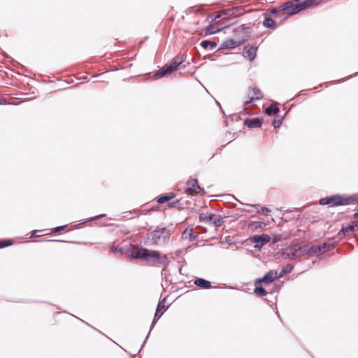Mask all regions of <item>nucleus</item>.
Segmentation results:
<instances>
[{
	"instance_id": "f257e3e1",
	"label": "nucleus",
	"mask_w": 358,
	"mask_h": 358,
	"mask_svg": "<svg viewBox=\"0 0 358 358\" xmlns=\"http://www.w3.org/2000/svg\"><path fill=\"white\" fill-rule=\"evenodd\" d=\"M132 257L143 260L145 264L151 266H166L169 261L166 255H161L157 250H150L143 248H135L132 251Z\"/></svg>"
},
{
	"instance_id": "f03ea898",
	"label": "nucleus",
	"mask_w": 358,
	"mask_h": 358,
	"mask_svg": "<svg viewBox=\"0 0 358 358\" xmlns=\"http://www.w3.org/2000/svg\"><path fill=\"white\" fill-rule=\"evenodd\" d=\"M358 200L357 195H338L336 194L331 196L322 198L320 200L321 205H330L332 207L338 206H346L354 203Z\"/></svg>"
},
{
	"instance_id": "7ed1b4c3",
	"label": "nucleus",
	"mask_w": 358,
	"mask_h": 358,
	"mask_svg": "<svg viewBox=\"0 0 358 358\" xmlns=\"http://www.w3.org/2000/svg\"><path fill=\"white\" fill-rule=\"evenodd\" d=\"M170 235V232L166 228H157L148 234V239L155 245H160L167 242Z\"/></svg>"
},
{
	"instance_id": "20e7f679",
	"label": "nucleus",
	"mask_w": 358,
	"mask_h": 358,
	"mask_svg": "<svg viewBox=\"0 0 358 358\" xmlns=\"http://www.w3.org/2000/svg\"><path fill=\"white\" fill-rule=\"evenodd\" d=\"M234 15V9H227L223 10L220 12L219 14L215 15V18L213 19L212 23L206 27L205 29V32L206 34H213L215 33H217L222 30L224 28H227L229 26L226 25L222 27H220V21L218 20V18L222 17V15Z\"/></svg>"
},
{
	"instance_id": "39448f33",
	"label": "nucleus",
	"mask_w": 358,
	"mask_h": 358,
	"mask_svg": "<svg viewBox=\"0 0 358 358\" xmlns=\"http://www.w3.org/2000/svg\"><path fill=\"white\" fill-rule=\"evenodd\" d=\"M182 60L181 58L175 57L169 64H166L160 70L155 73V77L159 78L164 76L166 74L171 73L175 70L178 69L180 64H182Z\"/></svg>"
},
{
	"instance_id": "423d86ee",
	"label": "nucleus",
	"mask_w": 358,
	"mask_h": 358,
	"mask_svg": "<svg viewBox=\"0 0 358 358\" xmlns=\"http://www.w3.org/2000/svg\"><path fill=\"white\" fill-rule=\"evenodd\" d=\"M280 8L281 10L288 15H294L301 12L299 6V0L285 2L281 5Z\"/></svg>"
},
{
	"instance_id": "0eeeda50",
	"label": "nucleus",
	"mask_w": 358,
	"mask_h": 358,
	"mask_svg": "<svg viewBox=\"0 0 358 358\" xmlns=\"http://www.w3.org/2000/svg\"><path fill=\"white\" fill-rule=\"evenodd\" d=\"M331 245L327 243H323L320 245H313L307 250V254L309 256L318 255L324 253L326 251L329 250Z\"/></svg>"
},
{
	"instance_id": "6e6552de",
	"label": "nucleus",
	"mask_w": 358,
	"mask_h": 358,
	"mask_svg": "<svg viewBox=\"0 0 358 358\" xmlns=\"http://www.w3.org/2000/svg\"><path fill=\"white\" fill-rule=\"evenodd\" d=\"M280 278L278 276L276 271H270L263 278L257 279L255 285H261L262 283L268 284L274 281L275 279Z\"/></svg>"
},
{
	"instance_id": "1a4fd4ad",
	"label": "nucleus",
	"mask_w": 358,
	"mask_h": 358,
	"mask_svg": "<svg viewBox=\"0 0 358 358\" xmlns=\"http://www.w3.org/2000/svg\"><path fill=\"white\" fill-rule=\"evenodd\" d=\"M201 187L198 185V182L195 179L187 181L185 192L188 194L194 195L200 192Z\"/></svg>"
},
{
	"instance_id": "9d476101",
	"label": "nucleus",
	"mask_w": 358,
	"mask_h": 358,
	"mask_svg": "<svg viewBox=\"0 0 358 358\" xmlns=\"http://www.w3.org/2000/svg\"><path fill=\"white\" fill-rule=\"evenodd\" d=\"M322 3V0H299L301 11L317 6Z\"/></svg>"
},
{
	"instance_id": "9b49d317",
	"label": "nucleus",
	"mask_w": 358,
	"mask_h": 358,
	"mask_svg": "<svg viewBox=\"0 0 358 358\" xmlns=\"http://www.w3.org/2000/svg\"><path fill=\"white\" fill-rule=\"evenodd\" d=\"M243 41L244 40L241 39V38L227 39L222 43L220 48L232 49V48L239 46L243 42Z\"/></svg>"
},
{
	"instance_id": "f8f14e48",
	"label": "nucleus",
	"mask_w": 358,
	"mask_h": 358,
	"mask_svg": "<svg viewBox=\"0 0 358 358\" xmlns=\"http://www.w3.org/2000/svg\"><path fill=\"white\" fill-rule=\"evenodd\" d=\"M356 227H357V224L356 222H352L347 227H343L341 231L338 233V236L339 238H343L346 235L349 236L355 231Z\"/></svg>"
},
{
	"instance_id": "ddd939ff",
	"label": "nucleus",
	"mask_w": 358,
	"mask_h": 358,
	"mask_svg": "<svg viewBox=\"0 0 358 358\" xmlns=\"http://www.w3.org/2000/svg\"><path fill=\"white\" fill-rule=\"evenodd\" d=\"M257 48L252 45H246L243 49V56L248 58L250 61L255 59L257 55Z\"/></svg>"
},
{
	"instance_id": "4468645a",
	"label": "nucleus",
	"mask_w": 358,
	"mask_h": 358,
	"mask_svg": "<svg viewBox=\"0 0 358 358\" xmlns=\"http://www.w3.org/2000/svg\"><path fill=\"white\" fill-rule=\"evenodd\" d=\"M250 99L245 102V105L248 106L255 100H259L262 98V93L258 88H252L249 92Z\"/></svg>"
},
{
	"instance_id": "2eb2a0df",
	"label": "nucleus",
	"mask_w": 358,
	"mask_h": 358,
	"mask_svg": "<svg viewBox=\"0 0 358 358\" xmlns=\"http://www.w3.org/2000/svg\"><path fill=\"white\" fill-rule=\"evenodd\" d=\"M263 121L259 118L246 119L245 124L249 128H258L262 125Z\"/></svg>"
},
{
	"instance_id": "dca6fc26",
	"label": "nucleus",
	"mask_w": 358,
	"mask_h": 358,
	"mask_svg": "<svg viewBox=\"0 0 358 358\" xmlns=\"http://www.w3.org/2000/svg\"><path fill=\"white\" fill-rule=\"evenodd\" d=\"M208 220L215 227H220L224 223L223 217L220 215L210 214L208 215Z\"/></svg>"
},
{
	"instance_id": "f3484780",
	"label": "nucleus",
	"mask_w": 358,
	"mask_h": 358,
	"mask_svg": "<svg viewBox=\"0 0 358 358\" xmlns=\"http://www.w3.org/2000/svg\"><path fill=\"white\" fill-rule=\"evenodd\" d=\"M194 285L201 289H210L211 287V283L203 278H196L194 282Z\"/></svg>"
},
{
	"instance_id": "a211bd4d",
	"label": "nucleus",
	"mask_w": 358,
	"mask_h": 358,
	"mask_svg": "<svg viewBox=\"0 0 358 358\" xmlns=\"http://www.w3.org/2000/svg\"><path fill=\"white\" fill-rule=\"evenodd\" d=\"M253 242L255 243H261L262 245L268 243L271 238L268 235L262 234L261 236H255L252 238Z\"/></svg>"
},
{
	"instance_id": "6ab92c4d",
	"label": "nucleus",
	"mask_w": 358,
	"mask_h": 358,
	"mask_svg": "<svg viewBox=\"0 0 358 358\" xmlns=\"http://www.w3.org/2000/svg\"><path fill=\"white\" fill-rule=\"evenodd\" d=\"M166 306L164 302H159L155 314L154 322L159 320V318L163 315V313L166 311Z\"/></svg>"
},
{
	"instance_id": "aec40b11",
	"label": "nucleus",
	"mask_w": 358,
	"mask_h": 358,
	"mask_svg": "<svg viewBox=\"0 0 358 358\" xmlns=\"http://www.w3.org/2000/svg\"><path fill=\"white\" fill-rule=\"evenodd\" d=\"M300 248H298L297 246H294L292 248L287 249L286 252H284V255H286L289 258H294L298 257L299 255V250H300Z\"/></svg>"
},
{
	"instance_id": "412c9836",
	"label": "nucleus",
	"mask_w": 358,
	"mask_h": 358,
	"mask_svg": "<svg viewBox=\"0 0 358 358\" xmlns=\"http://www.w3.org/2000/svg\"><path fill=\"white\" fill-rule=\"evenodd\" d=\"M173 198H175V194L171 192L166 195H162V196H157V197H156L155 199L158 203H164L167 201H169L170 200L173 199Z\"/></svg>"
},
{
	"instance_id": "4be33fe9",
	"label": "nucleus",
	"mask_w": 358,
	"mask_h": 358,
	"mask_svg": "<svg viewBox=\"0 0 358 358\" xmlns=\"http://www.w3.org/2000/svg\"><path fill=\"white\" fill-rule=\"evenodd\" d=\"M196 237L193 236V229L187 228L182 234V238L185 240L192 241L194 240Z\"/></svg>"
},
{
	"instance_id": "5701e85b",
	"label": "nucleus",
	"mask_w": 358,
	"mask_h": 358,
	"mask_svg": "<svg viewBox=\"0 0 358 358\" xmlns=\"http://www.w3.org/2000/svg\"><path fill=\"white\" fill-rule=\"evenodd\" d=\"M263 25L265 27L270 28L272 29H274L276 27V24H275V21L269 17H266L264 18V20L263 22Z\"/></svg>"
},
{
	"instance_id": "b1692460",
	"label": "nucleus",
	"mask_w": 358,
	"mask_h": 358,
	"mask_svg": "<svg viewBox=\"0 0 358 358\" xmlns=\"http://www.w3.org/2000/svg\"><path fill=\"white\" fill-rule=\"evenodd\" d=\"M279 112V108L276 104H271L270 106L266 108L265 113L268 115H272L278 113Z\"/></svg>"
},
{
	"instance_id": "393cba45",
	"label": "nucleus",
	"mask_w": 358,
	"mask_h": 358,
	"mask_svg": "<svg viewBox=\"0 0 358 358\" xmlns=\"http://www.w3.org/2000/svg\"><path fill=\"white\" fill-rule=\"evenodd\" d=\"M255 288L254 293L258 296H264L267 294V292L263 287H260V285H255Z\"/></svg>"
},
{
	"instance_id": "a878e982",
	"label": "nucleus",
	"mask_w": 358,
	"mask_h": 358,
	"mask_svg": "<svg viewBox=\"0 0 358 358\" xmlns=\"http://www.w3.org/2000/svg\"><path fill=\"white\" fill-rule=\"evenodd\" d=\"M201 46L203 47L204 49L208 48L209 46L211 49H214L217 46V43L214 41H203L201 43Z\"/></svg>"
},
{
	"instance_id": "bb28decb",
	"label": "nucleus",
	"mask_w": 358,
	"mask_h": 358,
	"mask_svg": "<svg viewBox=\"0 0 358 358\" xmlns=\"http://www.w3.org/2000/svg\"><path fill=\"white\" fill-rule=\"evenodd\" d=\"M236 15H237L236 14V12L234 11V15H233V16H236ZM230 16H232V15H222V17L218 18V20L220 21V27H222L221 26L223 25L227 22L229 17H230Z\"/></svg>"
},
{
	"instance_id": "cd10ccee",
	"label": "nucleus",
	"mask_w": 358,
	"mask_h": 358,
	"mask_svg": "<svg viewBox=\"0 0 358 358\" xmlns=\"http://www.w3.org/2000/svg\"><path fill=\"white\" fill-rule=\"evenodd\" d=\"M252 229L262 228L266 226V224L263 222H254L250 224Z\"/></svg>"
},
{
	"instance_id": "c85d7f7f",
	"label": "nucleus",
	"mask_w": 358,
	"mask_h": 358,
	"mask_svg": "<svg viewBox=\"0 0 358 358\" xmlns=\"http://www.w3.org/2000/svg\"><path fill=\"white\" fill-rule=\"evenodd\" d=\"M292 269V266L290 264H287L281 271V273L279 275V277H282L284 274L289 273Z\"/></svg>"
},
{
	"instance_id": "c756f323",
	"label": "nucleus",
	"mask_w": 358,
	"mask_h": 358,
	"mask_svg": "<svg viewBox=\"0 0 358 358\" xmlns=\"http://www.w3.org/2000/svg\"><path fill=\"white\" fill-rule=\"evenodd\" d=\"M12 244H13V241L11 240H1L0 241V248L10 246Z\"/></svg>"
},
{
	"instance_id": "7c9ffc66",
	"label": "nucleus",
	"mask_w": 358,
	"mask_h": 358,
	"mask_svg": "<svg viewBox=\"0 0 358 358\" xmlns=\"http://www.w3.org/2000/svg\"><path fill=\"white\" fill-rule=\"evenodd\" d=\"M208 215H209L207 214H201L199 216V219L201 221L210 222V220H208Z\"/></svg>"
},
{
	"instance_id": "2f4dec72",
	"label": "nucleus",
	"mask_w": 358,
	"mask_h": 358,
	"mask_svg": "<svg viewBox=\"0 0 358 358\" xmlns=\"http://www.w3.org/2000/svg\"><path fill=\"white\" fill-rule=\"evenodd\" d=\"M66 225L57 227L52 229V232H59L66 228Z\"/></svg>"
},
{
	"instance_id": "473e14b6",
	"label": "nucleus",
	"mask_w": 358,
	"mask_h": 358,
	"mask_svg": "<svg viewBox=\"0 0 358 358\" xmlns=\"http://www.w3.org/2000/svg\"><path fill=\"white\" fill-rule=\"evenodd\" d=\"M273 125L275 128H278L281 125V121L279 120H274L273 121Z\"/></svg>"
},
{
	"instance_id": "72a5a7b5",
	"label": "nucleus",
	"mask_w": 358,
	"mask_h": 358,
	"mask_svg": "<svg viewBox=\"0 0 358 358\" xmlns=\"http://www.w3.org/2000/svg\"><path fill=\"white\" fill-rule=\"evenodd\" d=\"M8 103H9V102L6 100V99L0 95V105H5Z\"/></svg>"
},
{
	"instance_id": "f704fd0d",
	"label": "nucleus",
	"mask_w": 358,
	"mask_h": 358,
	"mask_svg": "<svg viewBox=\"0 0 358 358\" xmlns=\"http://www.w3.org/2000/svg\"><path fill=\"white\" fill-rule=\"evenodd\" d=\"M261 212L262 213H268L271 212V210L268 208H266V207H263L261 209Z\"/></svg>"
},
{
	"instance_id": "c9c22d12",
	"label": "nucleus",
	"mask_w": 358,
	"mask_h": 358,
	"mask_svg": "<svg viewBox=\"0 0 358 358\" xmlns=\"http://www.w3.org/2000/svg\"><path fill=\"white\" fill-rule=\"evenodd\" d=\"M38 231H34L31 234V237H38V235L37 234Z\"/></svg>"
},
{
	"instance_id": "e433bc0d",
	"label": "nucleus",
	"mask_w": 358,
	"mask_h": 358,
	"mask_svg": "<svg viewBox=\"0 0 358 358\" xmlns=\"http://www.w3.org/2000/svg\"><path fill=\"white\" fill-rule=\"evenodd\" d=\"M243 28L242 26H240L237 28V31H243Z\"/></svg>"
},
{
	"instance_id": "4c0bfd02",
	"label": "nucleus",
	"mask_w": 358,
	"mask_h": 358,
	"mask_svg": "<svg viewBox=\"0 0 358 358\" xmlns=\"http://www.w3.org/2000/svg\"><path fill=\"white\" fill-rule=\"evenodd\" d=\"M271 12H272V13H276L277 10H276V9H273Z\"/></svg>"
},
{
	"instance_id": "58836bf2",
	"label": "nucleus",
	"mask_w": 358,
	"mask_h": 358,
	"mask_svg": "<svg viewBox=\"0 0 358 358\" xmlns=\"http://www.w3.org/2000/svg\"><path fill=\"white\" fill-rule=\"evenodd\" d=\"M358 222V220L356 221V223Z\"/></svg>"
},
{
	"instance_id": "ea45409f",
	"label": "nucleus",
	"mask_w": 358,
	"mask_h": 358,
	"mask_svg": "<svg viewBox=\"0 0 358 358\" xmlns=\"http://www.w3.org/2000/svg\"><path fill=\"white\" fill-rule=\"evenodd\" d=\"M357 229H358V227H357Z\"/></svg>"
}]
</instances>
